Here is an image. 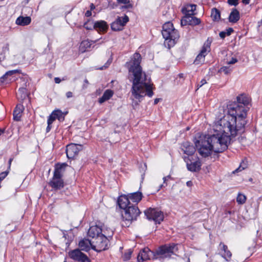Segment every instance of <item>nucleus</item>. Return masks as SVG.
Returning <instances> with one entry per match:
<instances>
[{
  "label": "nucleus",
  "instance_id": "obj_1",
  "mask_svg": "<svg viewBox=\"0 0 262 262\" xmlns=\"http://www.w3.org/2000/svg\"><path fill=\"white\" fill-rule=\"evenodd\" d=\"M249 102V98L244 94L237 97L236 101L227 105L226 114L214 123V129L224 132L230 138L242 133L246 124L247 106Z\"/></svg>",
  "mask_w": 262,
  "mask_h": 262
},
{
  "label": "nucleus",
  "instance_id": "obj_2",
  "mask_svg": "<svg viewBox=\"0 0 262 262\" xmlns=\"http://www.w3.org/2000/svg\"><path fill=\"white\" fill-rule=\"evenodd\" d=\"M141 61V55L136 53L127 63L129 76L133 83L131 99L135 105L138 104L145 96L151 97L154 95L150 77L142 71Z\"/></svg>",
  "mask_w": 262,
  "mask_h": 262
},
{
  "label": "nucleus",
  "instance_id": "obj_3",
  "mask_svg": "<svg viewBox=\"0 0 262 262\" xmlns=\"http://www.w3.org/2000/svg\"><path fill=\"white\" fill-rule=\"evenodd\" d=\"M214 134L210 136H200L195 142L196 148L199 154L204 157L209 156L212 151L222 152L225 150L229 143L231 138L223 132L216 131L213 126Z\"/></svg>",
  "mask_w": 262,
  "mask_h": 262
},
{
  "label": "nucleus",
  "instance_id": "obj_4",
  "mask_svg": "<svg viewBox=\"0 0 262 262\" xmlns=\"http://www.w3.org/2000/svg\"><path fill=\"white\" fill-rule=\"evenodd\" d=\"M177 250V246L173 244L162 246L157 250L156 252L151 251L148 247L142 249L138 254L137 260L143 262L150 259H157L158 256L161 257H167L174 254Z\"/></svg>",
  "mask_w": 262,
  "mask_h": 262
},
{
  "label": "nucleus",
  "instance_id": "obj_5",
  "mask_svg": "<svg viewBox=\"0 0 262 262\" xmlns=\"http://www.w3.org/2000/svg\"><path fill=\"white\" fill-rule=\"evenodd\" d=\"M162 34L165 39L164 45L169 49L176 44L179 38L178 31L174 29L173 24L170 22H167L163 25Z\"/></svg>",
  "mask_w": 262,
  "mask_h": 262
},
{
  "label": "nucleus",
  "instance_id": "obj_6",
  "mask_svg": "<svg viewBox=\"0 0 262 262\" xmlns=\"http://www.w3.org/2000/svg\"><path fill=\"white\" fill-rule=\"evenodd\" d=\"M108 244L109 239L101 234L92 239V249L96 251L101 252L108 248Z\"/></svg>",
  "mask_w": 262,
  "mask_h": 262
},
{
  "label": "nucleus",
  "instance_id": "obj_7",
  "mask_svg": "<svg viewBox=\"0 0 262 262\" xmlns=\"http://www.w3.org/2000/svg\"><path fill=\"white\" fill-rule=\"evenodd\" d=\"M140 214V211L138 207L132 205L124 210V213L122 214V217L125 221L130 222L136 220Z\"/></svg>",
  "mask_w": 262,
  "mask_h": 262
},
{
  "label": "nucleus",
  "instance_id": "obj_8",
  "mask_svg": "<svg viewBox=\"0 0 262 262\" xmlns=\"http://www.w3.org/2000/svg\"><path fill=\"white\" fill-rule=\"evenodd\" d=\"M183 159L186 163L187 168L189 171L196 172L201 169V162L196 157L193 158V157L184 156Z\"/></svg>",
  "mask_w": 262,
  "mask_h": 262
},
{
  "label": "nucleus",
  "instance_id": "obj_9",
  "mask_svg": "<svg viewBox=\"0 0 262 262\" xmlns=\"http://www.w3.org/2000/svg\"><path fill=\"white\" fill-rule=\"evenodd\" d=\"M144 213L148 220H152L156 223L160 224L164 219L163 213L155 209L149 208L145 210Z\"/></svg>",
  "mask_w": 262,
  "mask_h": 262
},
{
  "label": "nucleus",
  "instance_id": "obj_10",
  "mask_svg": "<svg viewBox=\"0 0 262 262\" xmlns=\"http://www.w3.org/2000/svg\"><path fill=\"white\" fill-rule=\"evenodd\" d=\"M68 255L71 259L78 262H91L89 258L78 249L70 251Z\"/></svg>",
  "mask_w": 262,
  "mask_h": 262
},
{
  "label": "nucleus",
  "instance_id": "obj_11",
  "mask_svg": "<svg viewBox=\"0 0 262 262\" xmlns=\"http://www.w3.org/2000/svg\"><path fill=\"white\" fill-rule=\"evenodd\" d=\"M82 145L77 144H70L67 146L66 154L69 159L73 158L79 151L82 149Z\"/></svg>",
  "mask_w": 262,
  "mask_h": 262
},
{
  "label": "nucleus",
  "instance_id": "obj_12",
  "mask_svg": "<svg viewBox=\"0 0 262 262\" xmlns=\"http://www.w3.org/2000/svg\"><path fill=\"white\" fill-rule=\"evenodd\" d=\"M129 19L127 16L118 17L111 25V28L114 31H120L123 27L127 23Z\"/></svg>",
  "mask_w": 262,
  "mask_h": 262
},
{
  "label": "nucleus",
  "instance_id": "obj_13",
  "mask_svg": "<svg viewBox=\"0 0 262 262\" xmlns=\"http://www.w3.org/2000/svg\"><path fill=\"white\" fill-rule=\"evenodd\" d=\"M62 177L53 175L52 179L50 181L49 184L54 189H60L63 187L64 182Z\"/></svg>",
  "mask_w": 262,
  "mask_h": 262
},
{
  "label": "nucleus",
  "instance_id": "obj_14",
  "mask_svg": "<svg viewBox=\"0 0 262 262\" xmlns=\"http://www.w3.org/2000/svg\"><path fill=\"white\" fill-rule=\"evenodd\" d=\"M102 232V226H92L90 227L88 232V236L93 239L100 235Z\"/></svg>",
  "mask_w": 262,
  "mask_h": 262
},
{
  "label": "nucleus",
  "instance_id": "obj_15",
  "mask_svg": "<svg viewBox=\"0 0 262 262\" xmlns=\"http://www.w3.org/2000/svg\"><path fill=\"white\" fill-rule=\"evenodd\" d=\"M181 149L184 154L188 155L187 157H193L192 155L194 153L195 148L192 145L188 142H184L181 146Z\"/></svg>",
  "mask_w": 262,
  "mask_h": 262
},
{
  "label": "nucleus",
  "instance_id": "obj_16",
  "mask_svg": "<svg viewBox=\"0 0 262 262\" xmlns=\"http://www.w3.org/2000/svg\"><path fill=\"white\" fill-rule=\"evenodd\" d=\"M118 204L120 207V208L125 210L129 206H131L129 201V198L128 196L121 195L118 199Z\"/></svg>",
  "mask_w": 262,
  "mask_h": 262
},
{
  "label": "nucleus",
  "instance_id": "obj_17",
  "mask_svg": "<svg viewBox=\"0 0 262 262\" xmlns=\"http://www.w3.org/2000/svg\"><path fill=\"white\" fill-rule=\"evenodd\" d=\"M79 246L81 250L88 251L92 249V239H83L79 242Z\"/></svg>",
  "mask_w": 262,
  "mask_h": 262
},
{
  "label": "nucleus",
  "instance_id": "obj_18",
  "mask_svg": "<svg viewBox=\"0 0 262 262\" xmlns=\"http://www.w3.org/2000/svg\"><path fill=\"white\" fill-rule=\"evenodd\" d=\"M93 27L98 32H106L108 29V25L106 23L104 20H100L95 22Z\"/></svg>",
  "mask_w": 262,
  "mask_h": 262
},
{
  "label": "nucleus",
  "instance_id": "obj_19",
  "mask_svg": "<svg viewBox=\"0 0 262 262\" xmlns=\"http://www.w3.org/2000/svg\"><path fill=\"white\" fill-rule=\"evenodd\" d=\"M185 25L188 24L190 25H196L201 23L200 19L193 16V15L186 16L184 19L182 20V24L184 23Z\"/></svg>",
  "mask_w": 262,
  "mask_h": 262
},
{
  "label": "nucleus",
  "instance_id": "obj_20",
  "mask_svg": "<svg viewBox=\"0 0 262 262\" xmlns=\"http://www.w3.org/2000/svg\"><path fill=\"white\" fill-rule=\"evenodd\" d=\"M24 109V106L22 105L18 104L16 105L13 111V119L15 121H19L20 120Z\"/></svg>",
  "mask_w": 262,
  "mask_h": 262
},
{
  "label": "nucleus",
  "instance_id": "obj_21",
  "mask_svg": "<svg viewBox=\"0 0 262 262\" xmlns=\"http://www.w3.org/2000/svg\"><path fill=\"white\" fill-rule=\"evenodd\" d=\"M97 40L93 41L88 39L82 41L79 46V50L82 52H85L88 51L91 47L92 43H95Z\"/></svg>",
  "mask_w": 262,
  "mask_h": 262
},
{
  "label": "nucleus",
  "instance_id": "obj_22",
  "mask_svg": "<svg viewBox=\"0 0 262 262\" xmlns=\"http://www.w3.org/2000/svg\"><path fill=\"white\" fill-rule=\"evenodd\" d=\"M67 166V164L66 163L56 164L55 166L53 175L62 177V173L64 172L65 168Z\"/></svg>",
  "mask_w": 262,
  "mask_h": 262
},
{
  "label": "nucleus",
  "instance_id": "obj_23",
  "mask_svg": "<svg viewBox=\"0 0 262 262\" xmlns=\"http://www.w3.org/2000/svg\"><path fill=\"white\" fill-rule=\"evenodd\" d=\"M240 18L239 13L236 9H233L229 16V21L231 23H236Z\"/></svg>",
  "mask_w": 262,
  "mask_h": 262
},
{
  "label": "nucleus",
  "instance_id": "obj_24",
  "mask_svg": "<svg viewBox=\"0 0 262 262\" xmlns=\"http://www.w3.org/2000/svg\"><path fill=\"white\" fill-rule=\"evenodd\" d=\"M31 21V17L29 16H19L16 20V24L20 26H26Z\"/></svg>",
  "mask_w": 262,
  "mask_h": 262
},
{
  "label": "nucleus",
  "instance_id": "obj_25",
  "mask_svg": "<svg viewBox=\"0 0 262 262\" xmlns=\"http://www.w3.org/2000/svg\"><path fill=\"white\" fill-rule=\"evenodd\" d=\"M114 92L110 89L106 90L103 93L102 96L99 99V102L102 103L105 101L110 99L113 95Z\"/></svg>",
  "mask_w": 262,
  "mask_h": 262
},
{
  "label": "nucleus",
  "instance_id": "obj_26",
  "mask_svg": "<svg viewBox=\"0 0 262 262\" xmlns=\"http://www.w3.org/2000/svg\"><path fill=\"white\" fill-rule=\"evenodd\" d=\"M128 196L133 202L138 203L141 200L142 194L141 192H136L129 194Z\"/></svg>",
  "mask_w": 262,
  "mask_h": 262
},
{
  "label": "nucleus",
  "instance_id": "obj_27",
  "mask_svg": "<svg viewBox=\"0 0 262 262\" xmlns=\"http://www.w3.org/2000/svg\"><path fill=\"white\" fill-rule=\"evenodd\" d=\"M101 226L102 232L101 234L103 236H105V237L107 238L108 239L111 237L113 234V230L111 228L107 227L104 225Z\"/></svg>",
  "mask_w": 262,
  "mask_h": 262
},
{
  "label": "nucleus",
  "instance_id": "obj_28",
  "mask_svg": "<svg viewBox=\"0 0 262 262\" xmlns=\"http://www.w3.org/2000/svg\"><path fill=\"white\" fill-rule=\"evenodd\" d=\"M196 5H187L185 8L186 10V15L190 16L194 15V11L195 10Z\"/></svg>",
  "mask_w": 262,
  "mask_h": 262
},
{
  "label": "nucleus",
  "instance_id": "obj_29",
  "mask_svg": "<svg viewBox=\"0 0 262 262\" xmlns=\"http://www.w3.org/2000/svg\"><path fill=\"white\" fill-rule=\"evenodd\" d=\"M210 42L207 40V41L204 43L203 47L200 52L202 55H206L207 53L210 51Z\"/></svg>",
  "mask_w": 262,
  "mask_h": 262
},
{
  "label": "nucleus",
  "instance_id": "obj_30",
  "mask_svg": "<svg viewBox=\"0 0 262 262\" xmlns=\"http://www.w3.org/2000/svg\"><path fill=\"white\" fill-rule=\"evenodd\" d=\"M17 96H20V97L21 99H24L28 96L27 90L26 87L23 86L20 88L18 91V93H17Z\"/></svg>",
  "mask_w": 262,
  "mask_h": 262
},
{
  "label": "nucleus",
  "instance_id": "obj_31",
  "mask_svg": "<svg viewBox=\"0 0 262 262\" xmlns=\"http://www.w3.org/2000/svg\"><path fill=\"white\" fill-rule=\"evenodd\" d=\"M211 16L214 20H218L220 19V12L216 8L212 9Z\"/></svg>",
  "mask_w": 262,
  "mask_h": 262
},
{
  "label": "nucleus",
  "instance_id": "obj_32",
  "mask_svg": "<svg viewBox=\"0 0 262 262\" xmlns=\"http://www.w3.org/2000/svg\"><path fill=\"white\" fill-rule=\"evenodd\" d=\"M53 112L54 113L55 115H56L57 119L59 121H61L64 120V115L61 110H56L54 111Z\"/></svg>",
  "mask_w": 262,
  "mask_h": 262
},
{
  "label": "nucleus",
  "instance_id": "obj_33",
  "mask_svg": "<svg viewBox=\"0 0 262 262\" xmlns=\"http://www.w3.org/2000/svg\"><path fill=\"white\" fill-rule=\"evenodd\" d=\"M246 196L241 193H239L236 198V201L239 204H243L245 203Z\"/></svg>",
  "mask_w": 262,
  "mask_h": 262
},
{
  "label": "nucleus",
  "instance_id": "obj_34",
  "mask_svg": "<svg viewBox=\"0 0 262 262\" xmlns=\"http://www.w3.org/2000/svg\"><path fill=\"white\" fill-rule=\"evenodd\" d=\"M205 57V55H204L203 54L202 55V54L200 53L196 56V57L194 60L195 64H199L203 63L204 61Z\"/></svg>",
  "mask_w": 262,
  "mask_h": 262
},
{
  "label": "nucleus",
  "instance_id": "obj_35",
  "mask_svg": "<svg viewBox=\"0 0 262 262\" xmlns=\"http://www.w3.org/2000/svg\"><path fill=\"white\" fill-rule=\"evenodd\" d=\"M231 71L232 69L228 66H224L219 70L220 72H223L226 75L230 74Z\"/></svg>",
  "mask_w": 262,
  "mask_h": 262
},
{
  "label": "nucleus",
  "instance_id": "obj_36",
  "mask_svg": "<svg viewBox=\"0 0 262 262\" xmlns=\"http://www.w3.org/2000/svg\"><path fill=\"white\" fill-rule=\"evenodd\" d=\"M132 253H133V251L131 249L128 250L126 252H125L123 256V260H129L131 257Z\"/></svg>",
  "mask_w": 262,
  "mask_h": 262
},
{
  "label": "nucleus",
  "instance_id": "obj_37",
  "mask_svg": "<svg viewBox=\"0 0 262 262\" xmlns=\"http://www.w3.org/2000/svg\"><path fill=\"white\" fill-rule=\"evenodd\" d=\"M20 71L18 70H11L7 72L2 77L3 78H6L7 76L13 75L16 73H19Z\"/></svg>",
  "mask_w": 262,
  "mask_h": 262
},
{
  "label": "nucleus",
  "instance_id": "obj_38",
  "mask_svg": "<svg viewBox=\"0 0 262 262\" xmlns=\"http://www.w3.org/2000/svg\"><path fill=\"white\" fill-rule=\"evenodd\" d=\"M56 119H57L56 115H55L54 113L52 112L48 118L47 122L48 124L52 123Z\"/></svg>",
  "mask_w": 262,
  "mask_h": 262
},
{
  "label": "nucleus",
  "instance_id": "obj_39",
  "mask_svg": "<svg viewBox=\"0 0 262 262\" xmlns=\"http://www.w3.org/2000/svg\"><path fill=\"white\" fill-rule=\"evenodd\" d=\"M56 119H57L56 115H55L54 113L52 112L48 118L47 122L48 124L52 123Z\"/></svg>",
  "mask_w": 262,
  "mask_h": 262
},
{
  "label": "nucleus",
  "instance_id": "obj_40",
  "mask_svg": "<svg viewBox=\"0 0 262 262\" xmlns=\"http://www.w3.org/2000/svg\"><path fill=\"white\" fill-rule=\"evenodd\" d=\"M232 254L230 251L227 250L226 252H224V254H222V256L228 260L231 257Z\"/></svg>",
  "mask_w": 262,
  "mask_h": 262
},
{
  "label": "nucleus",
  "instance_id": "obj_41",
  "mask_svg": "<svg viewBox=\"0 0 262 262\" xmlns=\"http://www.w3.org/2000/svg\"><path fill=\"white\" fill-rule=\"evenodd\" d=\"M9 44L7 43L5 44L2 48V53L4 54H5L6 53L9 52Z\"/></svg>",
  "mask_w": 262,
  "mask_h": 262
},
{
  "label": "nucleus",
  "instance_id": "obj_42",
  "mask_svg": "<svg viewBox=\"0 0 262 262\" xmlns=\"http://www.w3.org/2000/svg\"><path fill=\"white\" fill-rule=\"evenodd\" d=\"M246 167V164H245V163H241V165H239V166L233 172L235 173V172H239V171H241L242 170L245 169Z\"/></svg>",
  "mask_w": 262,
  "mask_h": 262
},
{
  "label": "nucleus",
  "instance_id": "obj_43",
  "mask_svg": "<svg viewBox=\"0 0 262 262\" xmlns=\"http://www.w3.org/2000/svg\"><path fill=\"white\" fill-rule=\"evenodd\" d=\"M117 2L119 3L127 4V5L126 6V8H130L132 7V5L129 4V0H117Z\"/></svg>",
  "mask_w": 262,
  "mask_h": 262
},
{
  "label": "nucleus",
  "instance_id": "obj_44",
  "mask_svg": "<svg viewBox=\"0 0 262 262\" xmlns=\"http://www.w3.org/2000/svg\"><path fill=\"white\" fill-rule=\"evenodd\" d=\"M237 61H238V60L237 59V58L232 57L231 59H230L229 60H227L226 63L228 64H233L235 63L236 62H237Z\"/></svg>",
  "mask_w": 262,
  "mask_h": 262
},
{
  "label": "nucleus",
  "instance_id": "obj_45",
  "mask_svg": "<svg viewBox=\"0 0 262 262\" xmlns=\"http://www.w3.org/2000/svg\"><path fill=\"white\" fill-rule=\"evenodd\" d=\"M112 61V60L111 59H109L103 67H101L98 69L99 70H103L104 69H106L110 65Z\"/></svg>",
  "mask_w": 262,
  "mask_h": 262
},
{
  "label": "nucleus",
  "instance_id": "obj_46",
  "mask_svg": "<svg viewBox=\"0 0 262 262\" xmlns=\"http://www.w3.org/2000/svg\"><path fill=\"white\" fill-rule=\"evenodd\" d=\"M228 3L231 6H237L238 4V0H228Z\"/></svg>",
  "mask_w": 262,
  "mask_h": 262
},
{
  "label": "nucleus",
  "instance_id": "obj_47",
  "mask_svg": "<svg viewBox=\"0 0 262 262\" xmlns=\"http://www.w3.org/2000/svg\"><path fill=\"white\" fill-rule=\"evenodd\" d=\"M220 248L224 252H226V251L228 250V247L226 245H224L223 243H221L219 245Z\"/></svg>",
  "mask_w": 262,
  "mask_h": 262
},
{
  "label": "nucleus",
  "instance_id": "obj_48",
  "mask_svg": "<svg viewBox=\"0 0 262 262\" xmlns=\"http://www.w3.org/2000/svg\"><path fill=\"white\" fill-rule=\"evenodd\" d=\"M8 172L4 171L0 173V182L7 176Z\"/></svg>",
  "mask_w": 262,
  "mask_h": 262
},
{
  "label": "nucleus",
  "instance_id": "obj_49",
  "mask_svg": "<svg viewBox=\"0 0 262 262\" xmlns=\"http://www.w3.org/2000/svg\"><path fill=\"white\" fill-rule=\"evenodd\" d=\"M207 83V81L206 79H202L200 82L198 84V86L199 87V88H201V86H202L204 84Z\"/></svg>",
  "mask_w": 262,
  "mask_h": 262
},
{
  "label": "nucleus",
  "instance_id": "obj_50",
  "mask_svg": "<svg viewBox=\"0 0 262 262\" xmlns=\"http://www.w3.org/2000/svg\"><path fill=\"white\" fill-rule=\"evenodd\" d=\"M227 33V36H229L232 32H233V29L232 28H229L226 30V31H225Z\"/></svg>",
  "mask_w": 262,
  "mask_h": 262
},
{
  "label": "nucleus",
  "instance_id": "obj_51",
  "mask_svg": "<svg viewBox=\"0 0 262 262\" xmlns=\"http://www.w3.org/2000/svg\"><path fill=\"white\" fill-rule=\"evenodd\" d=\"M219 35L220 37L222 38H224L226 37V36H227V33L225 31L221 32L219 34Z\"/></svg>",
  "mask_w": 262,
  "mask_h": 262
},
{
  "label": "nucleus",
  "instance_id": "obj_52",
  "mask_svg": "<svg viewBox=\"0 0 262 262\" xmlns=\"http://www.w3.org/2000/svg\"><path fill=\"white\" fill-rule=\"evenodd\" d=\"M66 95L68 98H70L73 97V93L71 92H68Z\"/></svg>",
  "mask_w": 262,
  "mask_h": 262
},
{
  "label": "nucleus",
  "instance_id": "obj_53",
  "mask_svg": "<svg viewBox=\"0 0 262 262\" xmlns=\"http://www.w3.org/2000/svg\"><path fill=\"white\" fill-rule=\"evenodd\" d=\"M85 15L86 17H89L92 15V12L91 10H88L85 13Z\"/></svg>",
  "mask_w": 262,
  "mask_h": 262
},
{
  "label": "nucleus",
  "instance_id": "obj_54",
  "mask_svg": "<svg viewBox=\"0 0 262 262\" xmlns=\"http://www.w3.org/2000/svg\"><path fill=\"white\" fill-rule=\"evenodd\" d=\"M84 27L87 30L91 29V27L89 26V23H85L84 25Z\"/></svg>",
  "mask_w": 262,
  "mask_h": 262
},
{
  "label": "nucleus",
  "instance_id": "obj_55",
  "mask_svg": "<svg viewBox=\"0 0 262 262\" xmlns=\"http://www.w3.org/2000/svg\"><path fill=\"white\" fill-rule=\"evenodd\" d=\"M52 124V123L48 124V126H47V128H46L47 132H49L51 130V128L52 127V126H51V124Z\"/></svg>",
  "mask_w": 262,
  "mask_h": 262
},
{
  "label": "nucleus",
  "instance_id": "obj_56",
  "mask_svg": "<svg viewBox=\"0 0 262 262\" xmlns=\"http://www.w3.org/2000/svg\"><path fill=\"white\" fill-rule=\"evenodd\" d=\"M54 80L56 83H59L61 81L60 79L58 77L55 78Z\"/></svg>",
  "mask_w": 262,
  "mask_h": 262
},
{
  "label": "nucleus",
  "instance_id": "obj_57",
  "mask_svg": "<svg viewBox=\"0 0 262 262\" xmlns=\"http://www.w3.org/2000/svg\"><path fill=\"white\" fill-rule=\"evenodd\" d=\"M186 185L188 187H191L192 185V182L191 181L187 182Z\"/></svg>",
  "mask_w": 262,
  "mask_h": 262
},
{
  "label": "nucleus",
  "instance_id": "obj_58",
  "mask_svg": "<svg viewBox=\"0 0 262 262\" xmlns=\"http://www.w3.org/2000/svg\"><path fill=\"white\" fill-rule=\"evenodd\" d=\"M242 2L244 4L247 5L250 3V0H242Z\"/></svg>",
  "mask_w": 262,
  "mask_h": 262
},
{
  "label": "nucleus",
  "instance_id": "obj_59",
  "mask_svg": "<svg viewBox=\"0 0 262 262\" xmlns=\"http://www.w3.org/2000/svg\"><path fill=\"white\" fill-rule=\"evenodd\" d=\"M91 11L94 10L95 8V6L93 4H91L90 5Z\"/></svg>",
  "mask_w": 262,
  "mask_h": 262
},
{
  "label": "nucleus",
  "instance_id": "obj_60",
  "mask_svg": "<svg viewBox=\"0 0 262 262\" xmlns=\"http://www.w3.org/2000/svg\"><path fill=\"white\" fill-rule=\"evenodd\" d=\"M160 99L156 98L154 100V104H156L159 102Z\"/></svg>",
  "mask_w": 262,
  "mask_h": 262
},
{
  "label": "nucleus",
  "instance_id": "obj_61",
  "mask_svg": "<svg viewBox=\"0 0 262 262\" xmlns=\"http://www.w3.org/2000/svg\"><path fill=\"white\" fill-rule=\"evenodd\" d=\"M178 76L180 78H183L184 77V74H182V73H181V74H179Z\"/></svg>",
  "mask_w": 262,
  "mask_h": 262
},
{
  "label": "nucleus",
  "instance_id": "obj_62",
  "mask_svg": "<svg viewBox=\"0 0 262 262\" xmlns=\"http://www.w3.org/2000/svg\"><path fill=\"white\" fill-rule=\"evenodd\" d=\"M169 178V177H164L163 178V181H164V183H165L166 182V181L167 180V179Z\"/></svg>",
  "mask_w": 262,
  "mask_h": 262
},
{
  "label": "nucleus",
  "instance_id": "obj_63",
  "mask_svg": "<svg viewBox=\"0 0 262 262\" xmlns=\"http://www.w3.org/2000/svg\"><path fill=\"white\" fill-rule=\"evenodd\" d=\"M84 82L86 84H88L89 83L88 80L86 79L84 80Z\"/></svg>",
  "mask_w": 262,
  "mask_h": 262
},
{
  "label": "nucleus",
  "instance_id": "obj_64",
  "mask_svg": "<svg viewBox=\"0 0 262 262\" xmlns=\"http://www.w3.org/2000/svg\"><path fill=\"white\" fill-rule=\"evenodd\" d=\"M87 85L88 84H84L83 85V89H85L87 87Z\"/></svg>",
  "mask_w": 262,
  "mask_h": 262
}]
</instances>
